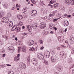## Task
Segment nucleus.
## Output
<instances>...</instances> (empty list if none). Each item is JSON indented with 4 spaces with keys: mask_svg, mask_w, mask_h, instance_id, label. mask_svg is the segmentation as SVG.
<instances>
[{
    "mask_svg": "<svg viewBox=\"0 0 74 74\" xmlns=\"http://www.w3.org/2000/svg\"><path fill=\"white\" fill-rule=\"evenodd\" d=\"M32 63H33L34 66H37L38 65V61L37 59L36 58H33L32 60Z\"/></svg>",
    "mask_w": 74,
    "mask_h": 74,
    "instance_id": "nucleus-1",
    "label": "nucleus"
},
{
    "mask_svg": "<svg viewBox=\"0 0 74 74\" xmlns=\"http://www.w3.org/2000/svg\"><path fill=\"white\" fill-rule=\"evenodd\" d=\"M65 3L67 4H70L71 3V5H74V0H65Z\"/></svg>",
    "mask_w": 74,
    "mask_h": 74,
    "instance_id": "nucleus-2",
    "label": "nucleus"
},
{
    "mask_svg": "<svg viewBox=\"0 0 74 74\" xmlns=\"http://www.w3.org/2000/svg\"><path fill=\"white\" fill-rule=\"evenodd\" d=\"M14 51H15V48L13 47L10 46L8 48V51L9 52L13 53Z\"/></svg>",
    "mask_w": 74,
    "mask_h": 74,
    "instance_id": "nucleus-3",
    "label": "nucleus"
},
{
    "mask_svg": "<svg viewBox=\"0 0 74 74\" xmlns=\"http://www.w3.org/2000/svg\"><path fill=\"white\" fill-rule=\"evenodd\" d=\"M20 67L22 69H25L26 68V64L23 62H20L19 64Z\"/></svg>",
    "mask_w": 74,
    "mask_h": 74,
    "instance_id": "nucleus-4",
    "label": "nucleus"
},
{
    "mask_svg": "<svg viewBox=\"0 0 74 74\" xmlns=\"http://www.w3.org/2000/svg\"><path fill=\"white\" fill-rule=\"evenodd\" d=\"M9 21V19L8 17H4L2 19V21L3 22H5V23H8Z\"/></svg>",
    "mask_w": 74,
    "mask_h": 74,
    "instance_id": "nucleus-5",
    "label": "nucleus"
},
{
    "mask_svg": "<svg viewBox=\"0 0 74 74\" xmlns=\"http://www.w3.org/2000/svg\"><path fill=\"white\" fill-rule=\"evenodd\" d=\"M38 58L41 60H44V56L41 54H40L38 56Z\"/></svg>",
    "mask_w": 74,
    "mask_h": 74,
    "instance_id": "nucleus-6",
    "label": "nucleus"
},
{
    "mask_svg": "<svg viewBox=\"0 0 74 74\" xmlns=\"http://www.w3.org/2000/svg\"><path fill=\"white\" fill-rule=\"evenodd\" d=\"M7 25L9 27L13 26V23L12 21H9L7 23Z\"/></svg>",
    "mask_w": 74,
    "mask_h": 74,
    "instance_id": "nucleus-7",
    "label": "nucleus"
},
{
    "mask_svg": "<svg viewBox=\"0 0 74 74\" xmlns=\"http://www.w3.org/2000/svg\"><path fill=\"white\" fill-rule=\"evenodd\" d=\"M44 54L46 58H49V56H50V53L49 52L47 51L45 52L44 53Z\"/></svg>",
    "mask_w": 74,
    "mask_h": 74,
    "instance_id": "nucleus-8",
    "label": "nucleus"
},
{
    "mask_svg": "<svg viewBox=\"0 0 74 74\" xmlns=\"http://www.w3.org/2000/svg\"><path fill=\"white\" fill-rule=\"evenodd\" d=\"M32 26L33 29H37L38 27V25L37 24H34Z\"/></svg>",
    "mask_w": 74,
    "mask_h": 74,
    "instance_id": "nucleus-9",
    "label": "nucleus"
},
{
    "mask_svg": "<svg viewBox=\"0 0 74 74\" xmlns=\"http://www.w3.org/2000/svg\"><path fill=\"white\" fill-rule=\"evenodd\" d=\"M34 41L33 40H30L28 44L29 45H32L34 44Z\"/></svg>",
    "mask_w": 74,
    "mask_h": 74,
    "instance_id": "nucleus-10",
    "label": "nucleus"
},
{
    "mask_svg": "<svg viewBox=\"0 0 74 74\" xmlns=\"http://www.w3.org/2000/svg\"><path fill=\"white\" fill-rule=\"evenodd\" d=\"M51 60L52 62H53V63H54V62H55L56 61V58L55 56H51Z\"/></svg>",
    "mask_w": 74,
    "mask_h": 74,
    "instance_id": "nucleus-11",
    "label": "nucleus"
},
{
    "mask_svg": "<svg viewBox=\"0 0 74 74\" xmlns=\"http://www.w3.org/2000/svg\"><path fill=\"white\" fill-rule=\"evenodd\" d=\"M69 25V21H64V26H67Z\"/></svg>",
    "mask_w": 74,
    "mask_h": 74,
    "instance_id": "nucleus-12",
    "label": "nucleus"
},
{
    "mask_svg": "<svg viewBox=\"0 0 74 74\" xmlns=\"http://www.w3.org/2000/svg\"><path fill=\"white\" fill-rule=\"evenodd\" d=\"M27 27L29 32H30L32 30V27H31V26L29 25H27Z\"/></svg>",
    "mask_w": 74,
    "mask_h": 74,
    "instance_id": "nucleus-13",
    "label": "nucleus"
},
{
    "mask_svg": "<svg viewBox=\"0 0 74 74\" xmlns=\"http://www.w3.org/2000/svg\"><path fill=\"white\" fill-rule=\"evenodd\" d=\"M40 27H42L43 28H44V27H45V23L43 22L40 23Z\"/></svg>",
    "mask_w": 74,
    "mask_h": 74,
    "instance_id": "nucleus-14",
    "label": "nucleus"
},
{
    "mask_svg": "<svg viewBox=\"0 0 74 74\" xmlns=\"http://www.w3.org/2000/svg\"><path fill=\"white\" fill-rule=\"evenodd\" d=\"M5 16V13L3 12H2L1 13H0V18L3 17Z\"/></svg>",
    "mask_w": 74,
    "mask_h": 74,
    "instance_id": "nucleus-15",
    "label": "nucleus"
},
{
    "mask_svg": "<svg viewBox=\"0 0 74 74\" xmlns=\"http://www.w3.org/2000/svg\"><path fill=\"white\" fill-rule=\"evenodd\" d=\"M59 6V4L58 3L55 4L53 5V7L55 8H57Z\"/></svg>",
    "mask_w": 74,
    "mask_h": 74,
    "instance_id": "nucleus-16",
    "label": "nucleus"
},
{
    "mask_svg": "<svg viewBox=\"0 0 74 74\" xmlns=\"http://www.w3.org/2000/svg\"><path fill=\"white\" fill-rule=\"evenodd\" d=\"M56 16L58 19H60V18H62V16H60V14L59 13H57L56 14Z\"/></svg>",
    "mask_w": 74,
    "mask_h": 74,
    "instance_id": "nucleus-17",
    "label": "nucleus"
},
{
    "mask_svg": "<svg viewBox=\"0 0 74 74\" xmlns=\"http://www.w3.org/2000/svg\"><path fill=\"white\" fill-rule=\"evenodd\" d=\"M54 25H52V24H50V25H49V27L50 29H51V30H53L54 28Z\"/></svg>",
    "mask_w": 74,
    "mask_h": 74,
    "instance_id": "nucleus-18",
    "label": "nucleus"
},
{
    "mask_svg": "<svg viewBox=\"0 0 74 74\" xmlns=\"http://www.w3.org/2000/svg\"><path fill=\"white\" fill-rule=\"evenodd\" d=\"M17 18L18 19H23V16L21 15H18Z\"/></svg>",
    "mask_w": 74,
    "mask_h": 74,
    "instance_id": "nucleus-19",
    "label": "nucleus"
},
{
    "mask_svg": "<svg viewBox=\"0 0 74 74\" xmlns=\"http://www.w3.org/2000/svg\"><path fill=\"white\" fill-rule=\"evenodd\" d=\"M27 8H24L23 9L22 12L23 13H25V12H26L27 11Z\"/></svg>",
    "mask_w": 74,
    "mask_h": 74,
    "instance_id": "nucleus-20",
    "label": "nucleus"
},
{
    "mask_svg": "<svg viewBox=\"0 0 74 74\" xmlns=\"http://www.w3.org/2000/svg\"><path fill=\"white\" fill-rule=\"evenodd\" d=\"M72 61V59L71 58H70L68 59L67 62L68 63H71Z\"/></svg>",
    "mask_w": 74,
    "mask_h": 74,
    "instance_id": "nucleus-21",
    "label": "nucleus"
},
{
    "mask_svg": "<svg viewBox=\"0 0 74 74\" xmlns=\"http://www.w3.org/2000/svg\"><path fill=\"white\" fill-rule=\"evenodd\" d=\"M22 51L24 52H25L26 51V47L25 46L23 47L22 48Z\"/></svg>",
    "mask_w": 74,
    "mask_h": 74,
    "instance_id": "nucleus-22",
    "label": "nucleus"
},
{
    "mask_svg": "<svg viewBox=\"0 0 74 74\" xmlns=\"http://www.w3.org/2000/svg\"><path fill=\"white\" fill-rule=\"evenodd\" d=\"M70 40L73 42H74V36H71L70 37Z\"/></svg>",
    "mask_w": 74,
    "mask_h": 74,
    "instance_id": "nucleus-23",
    "label": "nucleus"
},
{
    "mask_svg": "<svg viewBox=\"0 0 74 74\" xmlns=\"http://www.w3.org/2000/svg\"><path fill=\"white\" fill-rule=\"evenodd\" d=\"M64 32V30H63V29H61L59 30V33H60V34H62Z\"/></svg>",
    "mask_w": 74,
    "mask_h": 74,
    "instance_id": "nucleus-24",
    "label": "nucleus"
},
{
    "mask_svg": "<svg viewBox=\"0 0 74 74\" xmlns=\"http://www.w3.org/2000/svg\"><path fill=\"white\" fill-rule=\"evenodd\" d=\"M23 23L22 21H20L19 22L18 25V26H22L23 25Z\"/></svg>",
    "mask_w": 74,
    "mask_h": 74,
    "instance_id": "nucleus-25",
    "label": "nucleus"
},
{
    "mask_svg": "<svg viewBox=\"0 0 74 74\" xmlns=\"http://www.w3.org/2000/svg\"><path fill=\"white\" fill-rule=\"evenodd\" d=\"M44 2L42 1H40L39 2V4L40 5L42 6L44 5Z\"/></svg>",
    "mask_w": 74,
    "mask_h": 74,
    "instance_id": "nucleus-26",
    "label": "nucleus"
},
{
    "mask_svg": "<svg viewBox=\"0 0 74 74\" xmlns=\"http://www.w3.org/2000/svg\"><path fill=\"white\" fill-rule=\"evenodd\" d=\"M56 0H51L50 3L51 4H53V3H56Z\"/></svg>",
    "mask_w": 74,
    "mask_h": 74,
    "instance_id": "nucleus-27",
    "label": "nucleus"
},
{
    "mask_svg": "<svg viewBox=\"0 0 74 74\" xmlns=\"http://www.w3.org/2000/svg\"><path fill=\"white\" fill-rule=\"evenodd\" d=\"M61 68H62L61 66H58L57 68V69L59 71H60V70H61Z\"/></svg>",
    "mask_w": 74,
    "mask_h": 74,
    "instance_id": "nucleus-28",
    "label": "nucleus"
},
{
    "mask_svg": "<svg viewBox=\"0 0 74 74\" xmlns=\"http://www.w3.org/2000/svg\"><path fill=\"white\" fill-rule=\"evenodd\" d=\"M44 61L43 62V63H44L45 64H47V65H48V61H47L45 60H44Z\"/></svg>",
    "mask_w": 74,
    "mask_h": 74,
    "instance_id": "nucleus-29",
    "label": "nucleus"
},
{
    "mask_svg": "<svg viewBox=\"0 0 74 74\" xmlns=\"http://www.w3.org/2000/svg\"><path fill=\"white\" fill-rule=\"evenodd\" d=\"M2 37L5 39H6L7 40L8 39V37L6 35L2 36Z\"/></svg>",
    "mask_w": 74,
    "mask_h": 74,
    "instance_id": "nucleus-30",
    "label": "nucleus"
},
{
    "mask_svg": "<svg viewBox=\"0 0 74 74\" xmlns=\"http://www.w3.org/2000/svg\"><path fill=\"white\" fill-rule=\"evenodd\" d=\"M31 12L34 14H36V15H37V11L35 10H33Z\"/></svg>",
    "mask_w": 74,
    "mask_h": 74,
    "instance_id": "nucleus-31",
    "label": "nucleus"
},
{
    "mask_svg": "<svg viewBox=\"0 0 74 74\" xmlns=\"http://www.w3.org/2000/svg\"><path fill=\"white\" fill-rule=\"evenodd\" d=\"M16 27H15V26H13V27H12V31H14V30H15V29H16Z\"/></svg>",
    "mask_w": 74,
    "mask_h": 74,
    "instance_id": "nucleus-32",
    "label": "nucleus"
},
{
    "mask_svg": "<svg viewBox=\"0 0 74 74\" xmlns=\"http://www.w3.org/2000/svg\"><path fill=\"white\" fill-rule=\"evenodd\" d=\"M58 39L59 41H61L62 39V37L61 36H59Z\"/></svg>",
    "mask_w": 74,
    "mask_h": 74,
    "instance_id": "nucleus-33",
    "label": "nucleus"
},
{
    "mask_svg": "<svg viewBox=\"0 0 74 74\" xmlns=\"http://www.w3.org/2000/svg\"><path fill=\"white\" fill-rule=\"evenodd\" d=\"M14 61H18V57H15L14 59Z\"/></svg>",
    "mask_w": 74,
    "mask_h": 74,
    "instance_id": "nucleus-34",
    "label": "nucleus"
},
{
    "mask_svg": "<svg viewBox=\"0 0 74 74\" xmlns=\"http://www.w3.org/2000/svg\"><path fill=\"white\" fill-rule=\"evenodd\" d=\"M60 9H61V10H64V6H60Z\"/></svg>",
    "mask_w": 74,
    "mask_h": 74,
    "instance_id": "nucleus-35",
    "label": "nucleus"
},
{
    "mask_svg": "<svg viewBox=\"0 0 74 74\" xmlns=\"http://www.w3.org/2000/svg\"><path fill=\"white\" fill-rule=\"evenodd\" d=\"M31 15L32 16H36V14H35L32 12H31Z\"/></svg>",
    "mask_w": 74,
    "mask_h": 74,
    "instance_id": "nucleus-36",
    "label": "nucleus"
},
{
    "mask_svg": "<svg viewBox=\"0 0 74 74\" xmlns=\"http://www.w3.org/2000/svg\"><path fill=\"white\" fill-rule=\"evenodd\" d=\"M29 51H35V48H34V47L31 48L29 49Z\"/></svg>",
    "mask_w": 74,
    "mask_h": 74,
    "instance_id": "nucleus-37",
    "label": "nucleus"
},
{
    "mask_svg": "<svg viewBox=\"0 0 74 74\" xmlns=\"http://www.w3.org/2000/svg\"><path fill=\"white\" fill-rule=\"evenodd\" d=\"M21 47H19L18 48V53H19L21 51Z\"/></svg>",
    "mask_w": 74,
    "mask_h": 74,
    "instance_id": "nucleus-38",
    "label": "nucleus"
},
{
    "mask_svg": "<svg viewBox=\"0 0 74 74\" xmlns=\"http://www.w3.org/2000/svg\"><path fill=\"white\" fill-rule=\"evenodd\" d=\"M8 74H14V72L12 71H10Z\"/></svg>",
    "mask_w": 74,
    "mask_h": 74,
    "instance_id": "nucleus-39",
    "label": "nucleus"
},
{
    "mask_svg": "<svg viewBox=\"0 0 74 74\" xmlns=\"http://www.w3.org/2000/svg\"><path fill=\"white\" fill-rule=\"evenodd\" d=\"M4 7L5 8H7L8 7V5H4Z\"/></svg>",
    "mask_w": 74,
    "mask_h": 74,
    "instance_id": "nucleus-40",
    "label": "nucleus"
},
{
    "mask_svg": "<svg viewBox=\"0 0 74 74\" xmlns=\"http://www.w3.org/2000/svg\"><path fill=\"white\" fill-rule=\"evenodd\" d=\"M39 42H40V44H43V41L42 40H39Z\"/></svg>",
    "mask_w": 74,
    "mask_h": 74,
    "instance_id": "nucleus-41",
    "label": "nucleus"
},
{
    "mask_svg": "<svg viewBox=\"0 0 74 74\" xmlns=\"http://www.w3.org/2000/svg\"><path fill=\"white\" fill-rule=\"evenodd\" d=\"M64 55V53L61 52L60 53L61 56H63Z\"/></svg>",
    "mask_w": 74,
    "mask_h": 74,
    "instance_id": "nucleus-42",
    "label": "nucleus"
},
{
    "mask_svg": "<svg viewBox=\"0 0 74 74\" xmlns=\"http://www.w3.org/2000/svg\"><path fill=\"white\" fill-rule=\"evenodd\" d=\"M20 30H21V28L19 27H17V32H19V31H20Z\"/></svg>",
    "mask_w": 74,
    "mask_h": 74,
    "instance_id": "nucleus-43",
    "label": "nucleus"
},
{
    "mask_svg": "<svg viewBox=\"0 0 74 74\" xmlns=\"http://www.w3.org/2000/svg\"><path fill=\"white\" fill-rule=\"evenodd\" d=\"M67 15H68V14H65L63 15V16L64 18H66V17H67Z\"/></svg>",
    "mask_w": 74,
    "mask_h": 74,
    "instance_id": "nucleus-44",
    "label": "nucleus"
},
{
    "mask_svg": "<svg viewBox=\"0 0 74 74\" xmlns=\"http://www.w3.org/2000/svg\"><path fill=\"white\" fill-rule=\"evenodd\" d=\"M61 48H66V46L63 45H62L61 46Z\"/></svg>",
    "mask_w": 74,
    "mask_h": 74,
    "instance_id": "nucleus-45",
    "label": "nucleus"
},
{
    "mask_svg": "<svg viewBox=\"0 0 74 74\" xmlns=\"http://www.w3.org/2000/svg\"><path fill=\"white\" fill-rule=\"evenodd\" d=\"M44 34L45 35H47L48 34V31H45L44 32Z\"/></svg>",
    "mask_w": 74,
    "mask_h": 74,
    "instance_id": "nucleus-46",
    "label": "nucleus"
},
{
    "mask_svg": "<svg viewBox=\"0 0 74 74\" xmlns=\"http://www.w3.org/2000/svg\"><path fill=\"white\" fill-rule=\"evenodd\" d=\"M48 5L50 7H51V8H53V5H51V4H48Z\"/></svg>",
    "mask_w": 74,
    "mask_h": 74,
    "instance_id": "nucleus-47",
    "label": "nucleus"
},
{
    "mask_svg": "<svg viewBox=\"0 0 74 74\" xmlns=\"http://www.w3.org/2000/svg\"><path fill=\"white\" fill-rule=\"evenodd\" d=\"M3 42L1 41V40H0V45H3Z\"/></svg>",
    "mask_w": 74,
    "mask_h": 74,
    "instance_id": "nucleus-48",
    "label": "nucleus"
},
{
    "mask_svg": "<svg viewBox=\"0 0 74 74\" xmlns=\"http://www.w3.org/2000/svg\"><path fill=\"white\" fill-rule=\"evenodd\" d=\"M23 36H27V33H23Z\"/></svg>",
    "mask_w": 74,
    "mask_h": 74,
    "instance_id": "nucleus-49",
    "label": "nucleus"
},
{
    "mask_svg": "<svg viewBox=\"0 0 74 74\" xmlns=\"http://www.w3.org/2000/svg\"><path fill=\"white\" fill-rule=\"evenodd\" d=\"M11 15V14L10 13H9L8 14V17H10Z\"/></svg>",
    "mask_w": 74,
    "mask_h": 74,
    "instance_id": "nucleus-50",
    "label": "nucleus"
},
{
    "mask_svg": "<svg viewBox=\"0 0 74 74\" xmlns=\"http://www.w3.org/2000/svg\"><path fill=\"white\" fill-rule=\"evenodd\" d=\"M41 19H47V17H42L41 18Z\"/></svg>",
    "mask_w": 74,
    "mask_h": 74,
    "instance_id": "nucleus-51",
    "label": "nucleus"
},
{
    "mask_svg": "<svg viewBox=\"0 0 74 74\" xmlns=\"http://www.w3.org/2000/svg\"><path fill=\"white\" fill-rule=\"evenodd\" d=\"M29 60H30L29 59V58H28L27 60V61L28 63H29V62H30Z\"/></svg>",
    "mask_w": 74,
    "mask_h": 74,
    "instance_id": "nucleus-52",
    "label": "nucleus"
},
{
    "mask_svg": "<svg viewBox=\"0 0 74 74\" xmlns=\"http://www.w3.org/2000/svg\"><path fill=\"white\" fill-rule=\"evenodd\" d=\"M38 45H34V46L33 47L35 48V49H36V48H37Z\"/></svg>",
    "mask_w": 74,
    "mask_h": 74,
    "instance_id": "nucleus-53",
    "label": "nucleus"
},
{
    "mask_svg": "<svg viewBox=\"0 0 74 74\" xmlns=\"http://www.w3.org/2000/svg\"><path fill=\"white\" fill-rule=\"evenodd\" d=\"M58 18H55L53 20V22H56V21H57L58 20Z\"/></svg>",
    "mask_w": 74,
    "mask_h": 74,
    "instance_id": "nucleus-54",
    "label": "nucleus"
},
{
    "mask_svg": "<svg viewBox=\"0 0 74 74\" xmlns=\"http://www.w3.org/2000/svg\"><path fill=\"white\" fill-rule=\"evenodd\" d=\"M5 66V65H1V67H2V68H4Z\"/></svg>",
    "mask_w": 74,
    "mask_h": 74,
    "instance_id": "nucleus-55",
    "label": "nucleus"
},
{
    "mask_svg": "<svg viewBox=\"0 0 74 74\" xmlns=\"http://www.w3.org/2000/svg\"><path fill=\"white\" fill-rule=\"evenodd\" d=\"M55 13L54 12H53V13H52V14H51V15H52V16H54V15H55Z\"/></svg>",
    "mask_w": 74,
    "mask_h": 74,
    "instance_id": "nucleus-56",
    "label": "nucleus"
},
{
    "mask_svg": "<svg viewBox=\"0 0 74 74\" xmlns=\"http://www.w3.org/2000/svg\"><path fill=\"white\" fill-rule=\"evenodd\" d=\"M32 3H33V4H36V1L34 0L33 1Z\"/></svg>",
    "mask_w": 74,
    "mask_h": 74,
    "instance_id": "nucleus-57",
    "label": "nucleus"
},
{
    "mask_svg": "<svg viewBox=\"0 0 74 74\" xmlns=\"http://www.w3.org/2000/svg\"><path fill=\"white\" fill-rule=\"evenodd\" d=\"M71 53L72 54H74V49L73 50L71 51Z\"/></svg>",
    "mask_w": 74,
    "mask_h": 74,
    "instance_id": "nucleus-58",
    "label": "nucleus"
},
{
    "mask_svg": "<svg viewBox=\"0 0 74 74\" xmlns=\"http://www.w3.org/2000/svg\"><path fill=\"white\" fill-rule=\"evenodd\" d=\"M44 47L42 46L40 48V49L42 50V49H44Z\"/></svg>",
    "mask_w": 74,
    "mask_h": 74,
    "instance_id": "nucleus-59",
    "label": "nucleus"
},
{
    "mask_svg": "<svg viewBox=\"0 0 74 74\" xmlns=\"http://www.w3.org/2000/svg\"><path fill=\"white\" fill-rule=\"evenodd\" d=\"M25 38V37L23 36H22L21 37V40H22V39H23V38Z\"/></svg>",
    "mask_w": 74,
    "mask_h": 74,
    "instance_id": "nucleus-60",
    "label": "nucleus"
},
{
    "mask_svg": "<svg viewBox=\"0 0 74 74\" xmlns=\"http://www.w3.org/2000/svg\"><path fill=\"white\" fill-rule=\"evenodd\" d=\"M15 9V7H14L12 8V10H14Z\"/></svg>",
    "mask_w": 74,
    "mask_h": 74,
    "instance_id": "nucleus-61",
    "label": "nucleus"
},
{
    "mask_svg": "<svg viewBox=\"0 0 74 74\" xmlns=\"http://www.w3.org/2000/svg\"><path fill=\"white\" fill-rule=\"evenodd\" d=\"M7 66H11V65L9 64H7Z\"/></svg>",
    "mask_w": 74,
    "mask_h": 74,
    "instance_id": "nucleus-62",
    "label": "nucleus"
},
{
    "mask_svg": "<svg viewBox=\"0 0 74 74\" xmlns=\"http://www.w3.org/2000/svg\"><path fill=\"white\" fill-rule=\"evenodd\" d=\"M71 15H68L67 16V18H69V17H71Z\"/></svg>",
    "mask_w": 74,
    "mask_h": 74,
    "instance_id": "nucleus-63",
    "label": "nucleus"
},
{
    "mask_svg": "<svg viewBox=\"0 0 74 74\" xmlns=\"http://www.w3.org/2000/svg\"><path fill=\"white\" fill-rule=\"evenodd\" d=\"M72 74H74V69L72 71Z\"/></svg>",
    "mask_w": 74,
    "mask_h": 74,
    "instance_id": "nucleus-64",
    "label": "nucleus"
}]
</instances>
